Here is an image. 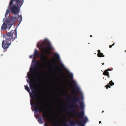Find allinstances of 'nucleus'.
Segmentation results:
<instances>
[{"instance_id": "f257e3e1", "label": "nucleus", "mask_w": 126, "mask_h": 126, "mask_svg": "<svg viewBox=\"0 0 126 126\" xmlns=\"http://www.w3.org/2000/svg\"><path fill=\"white\" fill-rule=\"evenodd\" d=\"M75 85L73 86V87L74 89V91L72 92V93L74 95V98L71 99L73 101V103L71 105L70 108L73 109L72 111L74 115H76L77 117L80 121L78 120L77 126H85V124L87 122V117H84V112L83 111L78 112L77 110L75 109V105H76L77 102H79L80 98L77 96L76 92L79 91V88L76 85V82L74 81Z\"/></svg>"}, {"instance_id": "f03ea898", "label": "nucleus", "mask_w": 126, "mask_h": 126, "mask_svg": "<svg viewBox=\"0 0 126 126\" xmlns=\"http://www.w3.org/2000/svg\"><path fill=\"white\" fill-rule=\"evenodd\" d=\"M24 0H11L8 7L11 13L14 15L19 13L20 8L24 3Z\"/></svg>"}, {"instance_id": "7ed1b4c3", "label": "nucleus", "mask_w": 126, "mask_h": 126, "mask_svg": "<svg viewBox=\"0 0 126 126\" xmlns=\"http://www.w3.org/2000/svg\"><path fill=\"white\" fill-rule=\"evenodd\" d=\"M35 63V64L34 65L32 68H30V71L31 72H38L37 74L36 75V79L37 80L38 82H40L41 81L40 78H41V74L40 73L38 72V68L37 66L38 65V63H39V62L38 61L36 62L35 59V57H34V58L33 59V60L32 61V63Z\"/></svg>"}, {"instance_id": "20e7f679", "label": "nucleus", "mask_w": 126, "mask_h": 126, "mask_svg": "<svg viewBox=\"0 0 126 126\" xmlns=\"http://www.w3.org/2000/svg\"><path fill=\"white\" fill-rule=\"evenodd\" d=\"M14 31L15 32H13V31H11L7 33L6 34L4 35V39L9 42L11 40L14 41L17 38L16 29Z\"/></svg>"}, {"instance_id": "39448f33", "label": "nucleus", "mask_w": 126, "mask_h": 126, "mask_svg": "<svg viewBox=\"0 0 126 126\" xmlns=\"http://www.w3.org/2000/svg\"><path fill=\"white\" fill-rule=\"evenodd\" d=\"M18 18L16 17H11L7 18L6 21V22L8 25V26L10 27L9 29L11 27V26L14 23L16 20L18 19L20 23L21 22L22 20V17L21 15L19 16L18 15Z\"/></svg>"}, {"instance_id": "423d86ee", "label": "nucleus", "mask_w": 126, "mask_h": 126, "mask_svg": "<svg viewBox=\"0 0 126 126\" xmlns=\"http://www.w3.org/2000/svg\"><path fill=\"white\" fill-rule=\"evenodd\" d=\"M31 104L32 107H34V110L36 112L39 111L42 113V117L44 119H47L48 118V116L47 113L45 111V109L43 107H41L38 108L34 105V104H32L31 102Z\"/></svg>"}, {"instance_id": "0eeeda50", "label": "nucleus", "mask_w": 126, "mask_h": 126, "mask_svg": "<svg viewBox=\"0 0 126 126\" xmlns=\"http://www.w3.org/2000/svg\"><path fill=\"white\" fill-rule=\"evenodd\" d=\"M42 50H44L45 52L47 54H50V51L53 49V48L50 43L47 44L45 42H43L40 45Z\"/></svg>"}, {"instance_id": "6e6552de", "label": "nucleus", "mask_w": 126, "mask_h": 126, "mask_svg": "<svg viewBox=\"0 0 126 126\" xmlns=\"http://www.w3.org/2000/svg\"><path fill=\"white\" fill-rule=\"evenodd\" d=\"M30 86L31 89L33 90L32 93H29L30 95L31 98H34L37 95L36 90H35V86L34 84L31 81L29 82Z\"/></svg>"}, {"instance_id": "1a4fd4ad", "label": "nucleus", "mask_w": 126, "mask_h": 126, "mask_svg": "<svg viewBox=\"0 0 126 126\" xmlns=\"http://www.w3.org/2000/svg\"><path fill=\"white\" fill-rule=\"evenodd\" d=\"M68 122L70 124V125L68 124L67 122H65L63 123V126H77L78 121H77L76 120L71 119Z\"/></svg>"}, {"instance_id": "9d476101", "label": "nucleus", "mask_w": 126, "mask_h": 126, "mask_svg": "<svg viewBox=\"0 0 126 126\" xmlns=\"http://www.w3.org/2000/svg\"><path fill=\"white\" fill-rule=\"evenodd\" d=\"M8 42H9V41H6V40L4 39L3 40L2 43V46L4 49H6L8 48L10 45L11 42L8 43Z\"/></svg>"}, {"instance_id": "9b49d317", "label": "nucleus", "mask_w": 126, "mask_h": 126, "mask_svg": "<svg viewBox=\"0 0 126 126\" xmlns=\"http://www.w3.org/2000/svg\"><path fill=\"white\" fill-rule=\"evenodd\" d=\"M7 19L6 20L5 22L6 23H4L3 24H2V25L1 26V29L2 30H5L6 28H7V25L8 26V24H7V23L6 22V21ZM8 27H9V28L8 30H9L10 29H9V28H10L9 26H8Z\"/></svg>"}, {"instance_id": "f8f14e48", "label": "nucleus", "mask_w": 126, "mask_h": 126, "mask_svg": "<svg viewBox=\"0 0 126 126\" xmlns=\"http://www.w3.org/2000/svg\"><path fill=\"white\" fill-rule=\"evenodd\" d=\"M47 57L45 54H43L41 55L40 57V60L45 62H46Z\"/></svg>"}, {"instance_id": "ddd939ff", "label": "nucleus", "mask_w": 126, "mask_h": 126, "mask_svg": "<svg viewBox=\"0 0 126 126\" xmlns=\"http://www.w3.org/2000/svg\"><path fill=\"white\" fill-rule=\"evenodd\" d=\"M39 55V53L36 49H35L34 52V57L38 56Z\"/></svg>"}, {"instance_id": "4468645a", "label": "nucleus", "mask_w": 126, "mask_h": 126, "mask_svg": "<svg viewBox=\"0 0 126 126\" xmlns=\"http://www.w3.org/2000/svg\"><path fill=\"white\" fill-rule=\"evenodd\" d=\"M80 109H83L84 108V105L83 102H80L79 103Z\"/></svg>"}, {"instance_id": "2eb2a0df", "label": "nucleus", "mask_w": 126, "mask_h": 126, "mask_svg": "<svg viewBox=\"0 0 126 126\" xmlns=\"http://www.w3.org/2000/svg\"><path fill=\"white\" fill-rule=\"evenodd\" d=\"M38 121L39 123L40 124H42L43 123L42 119L41 117H38Z\"/></svg>"}, {"instance_id": "dca6fc26", "label": "nucleus", "mask_w": 126, "mask_h": 126, "mask_svg": "<svg viewBox=\"0 0 126 126\" xmlns=\"http://www.w3.org/2000/svg\"><path fill=\"white\" fill-rule=\"evenodd\" d=\"M54 57L58 60H59L60 59V57L59 55L57 53H55L54 54Z\"/></svg>"}, {"instance_id": "f3484780", "label": "nucleus", "mask_w": 126, "mask_h": 126, "mask_svg": "<svg viewBox=\"0 0 126 126\" xmlns=\"http://www.w3.org/2000/svg\"><path fill=\"white\" fill-rule=\"evenodd\" d=\"M69 78L71 79H72L73 78V75L72 73H69L68 75Z\"/></svg>"}, {"instance_id": "a211bd4d", "label": "nucleus", "mask_w": 126, "mask_h": 126, "mask_svg": "<svg viewBox=\"0 0 126 126\" xmlns=\"http://www.w3.org/2000/svg\"><path fill=\"white\" fill-rule=\"evenodd\" d=\"M25 89L29 93L30 92V90L29 88L26 86H25Z\"/></svg>"}, {"instance_id": "6ab92c4d", "label": "nucleus", "mask_w": 126, "mask_h": 126, "mask_svg": "<svg viewBox=\"0 0 126 126\" xmlns=\"http://www.w3.org/2000/svg\"><path fill=\"white\" fill-rule=\"evenodd\" d=\"M9 13V10H6V13L5 14V16L7 15Z\"/></svg>"}, {"instance_id": "aec40b11", "label": "nucleus", "mask_w": 126, "mask_h": 126, "mask_svg": "<svg viewBox=\"0 0 126 126\" xmlns=\"http://www.w3.org/2000/svg\"><path fill=\"white\" fill-rule=\"evenodd\" d=\"M35 104L37 106H38V102L37 101H36V103Z\"/></svg>"}, {"instance_id": "412c9836", "label": "nucleus", "mask_w": 126, "mask_h": 126, "mask_svg": "<svg viewBox=\"0 0 126 126\" xmlns=\"http://www.w3.org/2000/svg\"><path fill=\"white\" fill-rule=\"evenodd\" d=\"M44 126H48V124L47 123H45V125Z\"/></svg>"}, {"instance_id": "4be33fe9", "label": "nucleus", "mask_w": 126, "mask_h": 126, "mask_svg": "<svg viewBox=\"0 0 126 126\" xmlns=\"http://www.w3.org/2000/svg\"><path fill=\"white\" fill-rule=\"evenodd\" d=\"M33 56L32 55H31L30 56V58H32L33 57Z\"/></svg>"}, {"instance_id": "5701e85b", "label": "nucleus", "mask_w": 126, "mask_h": 126, "mask_svg": "<svg viewBox=\"0 0 126 126\" xmlns=\"http://www.w3.org/2000/svg\"><path fill=\"white\" fill-rule=\"evenodd\" d=\"M58 124H54L53 126H57L58 125Z\"/></svg>"}, {"instance_id": "b1692460", "label": "nucleus", "mask_w": 126, "mask_h": 126, "mask_svg": "<svg viewBox=\"0 0 126 126\" xmlns=\"http://www.w3.org/2000/svg\"><path fill=\"white\" fill-rule=\"evenodd\" d=\"M61 66L62 67H64V66L62 64H61Z\"/></svg>"}, {"instance_id": "393cba45", "label": "nucleus", "mask_w": 126, "mask_h": 126, "mask_svg": "<svg viewBox=\"0 0 126 126\" xmlns=\"http://www.w3.org/2000/svg\"><path fill=\"white\" fill-rule=\"evenodd\" d=\"M28 76L29 77L30 76V75L28 74Z\"/></svg>"}, {"instance_id": "a878e982", "label": "nucleus", "mask_w": 126, "mask_h": 126, "mask_svg": "<svg viewBox=\"0 0 126 126\" xmlns=\"http://www.w3.org/2000/svg\"><path fill=\"white\" fill-rule=\"evenodd\" d=\"M27 82L28 83V82H29V81H28V80H27Z\"/></svg>"}, {"instance_id": "bb28decb", "label": "nucleus", "mask_w": 126, "mask_h": 126, "mask_svg": "<svg viewBox=\"0 0 126 126\" xmlns=\"http://www.w3.org/2000/svg\"><path fill=\"white\" fill-rule=\"evenodd\" d=\"M4 19H3V20H4Z\"/></svg>"}]
</instances>
